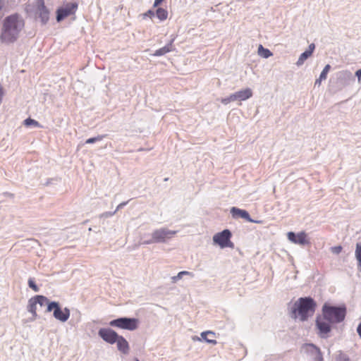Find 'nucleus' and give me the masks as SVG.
<instances>
[{"instance_id":"obj_10","label":"nucleus","mask_w":361,"mask_h":361,"mask_svg":"<svg viewBox=\"0 0 361 361\" xmlns=\"http://www.w3.org/2000/svg\"><path fill=\"white\" fill-rule=\"evenodd\" d=\"M49 10L45 6L44 0H39L35 8L36 17L40 20L42 24L45 25L49 20Z\"/></svg>"},{"instance_id":"obj_40","label":"nucleus","mask_w":361,"mask_h":361,"mask_svg":"<svg viewBox=\"0 0 361 361\" xmlns=\"http://www.w3.org/2000/svg\"><path fill=\"white\" fill-rule=\"evenodd\" d=\"M135 361H140V360H138L137 359H136V360H135Z\"/></svg>"},{"instance_id":"obj_24","label":"nucleus","mask_w":361,"mask_h":361,"mask_svg":"<svg viewBox=\"0 0 361 361\" xmlns=\"http://www.w3.org/2000/svg\"><path fill=\"white\" fill-rule=\"evenodd\" d=\"M311 56V54L307 52V51H305V52H303L299 57L298 61H297V65L298 66H300L302 65L304 61Z\"/></svg>"},{"instance_id":"obj_28","label":"nucleus","mask_w":361,"mask_h":361,"mask_svg":"<svg viewBox=\"0 0 361 361\" xmlns=\"http://www.w3.org/2000/svg\"><path fill=\"white\" fill-rule=\"evenodd\" d=\"M336 360L337 361H350V360L348 357V356H347L346 355H345L343 353H340L337 356Z\"/></svg>"},{"instance_id":"obj_11","label":"nucleus","mask_w":361,"mask_h":361,"mask_svg":"<svg viewBox=\"0 0 361 361\" xmlns=\"http://www.w3.org/2000/svg\"><path fill=\"white\" fill-rule=\"evenodd\" d=\"M331 323L326 319H324V316L317 317L316 324L321 337L326 338L327 336V334L331 331Z\"/></svg>"},{"instance_id":"obj_14","label":"nucleus","mask_w":361,"mask_h":361,"mask_svg":"<svg viewBox=\"0 0 361 361\" xmlns=\"http://www.w3.org/2000/svg\"><path fill=\"white\" fill-rule=\"evenodd\" d=\"M307 349L311 353L310 361H323L322 354L317 347L313 344L307 345Z\"/></svg>"},{"instance_id":"obj_9","label":"nucleus","mask_w":361,"mask_h":361,"mask_svg":"<svg viewBox=\"0 0 361 361\" xmlns=\"http://www.w3.org/2000/svg\"><path fill=\"white\" fill-rule=\"evenodd\" d=\"M176 231H171L167 228H160L152 233V240L150 243H164L166 240L171 238L175 235Z\"/></svg>"},{"instance_id":"obj_2","label":"nucleus","mask_w":361,"mask_h":361,"mask_svg":"<svg viewBox=\"0 0 361 361\" xmlns=\"http://www.w3.org/2000/svg\"><path fill=\"white\" fill-rule=\"evenodd\" d=\"M317 304L310 297L300 298L293 305L291 310L292 317L299 319L300 321H305L309 317L314 314Z\"/></svg>"},{"instance_id":"obj_16","label":"nucleus","mask_w":361,"mask_h":361,"mask_svg":"<svg viewBox=\"0 0 361 361\" xmlns=\"http://www.w3.org/2000/svg\"><path fill=\"white\" fill-rule=\"evenodd\" d=\"M252 95V92L251 90L247 88L233 94V99H235V100L243 101L249 99Z\"/></svg>"},{"instance_id":"obj_12","label":"nucleus","mask_w":361,"mask_h":361,"mask_svg":"<svg viewBox=\"0 0 361 361\" xmlns=\"http://www.w3.org/2000/svg\"><path fill=\"white\" fill-rule=\"evenodd\" d=\"M99 335L103 340L111 344L115 343L119 336L116 331L111 329H101L99 331Z\"/></svg>"},{"instance_id":"obj_38","label":"nucleus","mask_w":361,"mask_h":361,"mask_svg":"<svg viewBox=\"0 0 361 361\" xmlns=\"http://www.w3.org/2000/svg\"><path fill=\"white\" fill-rule=\"evenodd\" d=\"M127 204V202H122L121 204H119L117 207V209H119L120 208H122L124 205H126Z\"/></svg>"},{"instance_id":"obj_8","label":"nucleus","mask_w":361,"mask_h":361,"mask_svg":"<svg viewBox=\"0 0 361 361\" xmlns=\"http://www.w3.org/2000/svg\"><path fill=\"white\" fill-rule=\"evenodd\" d=\"M49 300L43 295H36L31 298L28 301L27 310L32 314L34 317H37V305L42 307L49 304Z\"/></svg>"},{"instance_id":"obj_1","label":"nucleus","mask_w":361,"mask_h":361,"mask_svg":"<svg viewBox=\"0 0 361 361\" xmlns=\"http://www.w3.org/2000/svg\"><path fill=\"white\" fill-rule=\"evenodd\" d=\"M25 20L18 13L6 16L2 23L0 42L2 44H10L16 42L20 33L25 28Z\"/></svg>"},{"instance_id":"obj_6","label":"nucleus","mask_w":361,"mask_h":361,"mask_svg":"<svg viewBox=\"0 0 361 361\" xmlns=\"http://www.w3.org/2000/svg\"><path fill=\"white\" fill-rule=\"evenodd\" d=\"M52 310H54V317L61 322H66L70 317V310L68 308L61 310L58 302H49L47 312H51Z\"/></svg>"},{"instance_id":"obj_3","label":"nucleus","mask_w":361,"mask_h":361,"mask_svg":"<svg viewBox=\"0 0 361 361\" xmlns=\"http://www.w3.org/2000/svg\"><path fill=\"white\" fill-rule=\"evenodd\" d=\"M323 316L329 322L338 323L342 322L345 316V308L336 307L325 304L322 308Z\"/></svg>"},{"instance_id":"obj_33","label":"nucleus","mask_w":361,"mask_h":361,"mask_svg":"<svg viewBox=\"0 0 361 361\" xmlns=\"http://www.w3.org/2000/svg\"><path fill=\"white\" fill-rule=\"evenodd\" d=\"M182 278L181 275H179V273L177 276H173L172 280L173 282H176L178 280Z\"/></svg>"},{"instance_id":"obj_31","label":"nucleus","mask_w":361,"mask_h":361,"mask_svg":"<svg viewBox=\"0 0 361 361\" xmlns=\"http://www.w3.org/2000/svg\"><path fill=\"white\" fill-rule=\"evenodd\" d=\"M154 16V13L153 11L152 10H149L147 11L146 13H145L143 14V17L145 18L147 16L149 17V18H152L153 16Z\"/></svg>"},{"instance_id":"obj_26","label":"nucleus","mask_w":361,"mask_h":361,"mask_svg":"<svg viewBox=\"0 0 361 361\" xmlns=\"http://www.w3.org/2000/svg\"><path fill=\"white\" fill-rule=\"evenodd\" d=\"M104 137H105V135H98L95 137H91V138L87 139L85 141V143L86 144H92L95 142L102 140Z\"/></svg>"},{"instance_id":"obj_30","label":"nucleus","mask_w":361,"mask_h":361,"mask_svg":"<svg viewBox=\"0 0 361 361\" xmlns=\"http://www.w3.org/2000/svg\"><path fill=\"white\" fill-rule=\"evenodd\" d=\"M232 101H235V99H233V94L230 95L229 97H227V98H225V99H223L221 100V102L226 104Z\"/></svg>"},{"instance_id":"obj_22","label":"nucleus","mask_w":361,"mask_h":361,"mask_svg":"<svg viewBox=\"0 0 361 361\" xmlns=\"http://www.w3.org/2000/svg\"><path fill=\"white\" fill-rule=\"evenodd\" d=\"M331 68V66L330 65H326L324 68L323 69L322 72L320 74V76H319V78L317 79L315 82V84L317 85H320L321 84V81L323 80H326V77H327V73L329 71Z\"/></svg>"},{"instance_id":"obj_35","label":"nucleus","mask_w":361,"mask_h":361,"mask_svg":"<svg viewBox=\"0 0 361 361\" xmlns=\"http://www.w3.org/2000/svg\"><path fill=\"white\" fill-rule=\"evenodd\" d=\"M355 75H356V76H357L358 80H360V79H361V68L356 71Z\"/></svg>"},{"instance_id":"obj_17","label":"nucleus","mask_w":361,"mask_h":361,"mask_svg":"<svg viewBox=\"0 0 361 361\" xmlns=\"http://www.w3.org/2000/svg\"><path fill=\"white\" fill-rule=\"evenodd\" d=\"M117 343L118 349L124 354H126L129 351V345L128 341L121 336H119L118 341H116Z\"/></svg>"},{"instance_id":"obj_34","label":"nucleus","mask_w":361,"mask_h":361,"mask_svg":"<svg viewBox=\"0 0 361 361\" xmlns=\"http://www.w3.org/2000/svg\"><path fill=\"white\" fill-rule=\"evenodd\" d=\"M164 0H155L154 2V7H157L159 5H160Z\"/></svg>"},{"instance_id":"obj_27","label":"nucleus","mask_w":361,"mask_h":361,"mask_svg":"<svg viewBox=\"0 0 361 361\" xmlns=\"http://www.w3.org/2000/svg\"><path fill=\"white\" fill-rule=\"evenodd\" d=\"M28 285H29L30 288H32L34 291L37 292L39 290V288L37 287V286L35 284V281L32 279H29Z\"/></svg>"},{"instance_id":"obj_7","label":"nucleus","mask_w":361,"mask_h":361,"mask_svg":"<svg viewBox=\"0 0 361 361\" xmlns=\"http://www.w3.org/2000/svg\"><path fill=\"white\" fill-rule=\"evenodd\" d=\"M78 4L77 3H68L63 7H60L56 11V20L61 22L64 18L74 15L78 9Z\"/></svg>"},{"instance_id":"obj_39","label":"nucleus","mask_w":361,"mask_h":361,"mask_svg":"<svg viewBox=\"0 0 361 361\" xmlns=\"http://www.w3.org/2000/svg\"><path fill=\"white\" fill-rule=\"evenodd\" d=\"M4 1L3 0H0V11L4 8Z\"/></svg>"},{"instance_id":"obj_21","label":"nucleus","mask_w":361,"mask_h":361,"mask_svg":"<svg viewBox=\"0 0 361 361\" xmlns=\"http://www.w3.org/2000/svg\"><path fill=\"white\" fill-rule=\"evenodd\" d=\"M156 16L161 21H164L168 18V11L163 8H158L156 11Z\"/></svg>"},{"instance_id":"obj_4","label":"nucleus","mask_w":361,"mask_h":361,"mask_svg":"<svg viewBox=\"0 0 361 361\" xmlns=\"http://www.w3.org/2000/svg\"><path fill=\"white\" fill-rule=\"evenodd\" d=\"M138 323L139 321L137 319L122 317L111 321L109 324L111 326L120 328L122 329L133 331L138 327Z\"/></svg>"},{"instance_id":"obj_36","label":"nucleus","mask_w":361,"mask_h":361,"mask_svg":"<svg viewBox=\"0 0 361 361\" xmlns=\"http://www.w3.org/2000/svg\"><path fill=\"white\" fill-rule=\"evenodd\" d=\"M357 331L360 337L361 338V323L358 325L357 328Z\"/></svg>"},{"instance_id":"obj_19","label":"nucleus","mask_w":361,"mask_h":361,"mask_svg":"<svg viewBox=\"0 0 361 361\" xmlns=\"http://www.w3.org/2000/svg\"><path fill=\"white\" fill-rule=\"evenodd\" d=\"M202 338L207 343L212 344H216V341L214 339L215 334L212 331H207L201 334Z\"/></svg>"},{"instance_id":"obj_18","label":"nucleus","mask_w":361,"mask_h":361,"mask_svg":"<svg viewBox=\"0 0 361 361\" xmlns=\"http://www.w3.org/2000/svg\"><path fill=\"white\" fill-rule=\"evenodd\" d=\"M173 39H172L166 46L156 50L153 55L155 56H160L173 51Z\"/></svg>"},{"instance_id":"obj_37","label":"nucleus","mask_w":361,"mask_h":361,"mask_svg":"<svg viewBox=\"0 0 361 361\" xmlns=\"http://www.w3.org/2000/svg\"><path fill=\"white\" fill-rule=\"evenodd\" d=\"M188 274H190V273L188 271H183L179 272V275H181L182 276L183 275H188Z\"/></svg>"},{"instance_id":"obj_20","label":"nucleus","mask_w":361,"mask_h":361,"mask_svg":"<svg viewBox=\"0 0 361 361\" xmlns=\"http://www.w3.org/2000/svg\"><path fill=\"white\" fill-rule=\"evenodd\" d=\"M355 255L357 261L358 269L361 271V243H357L356 244Z\"/></svg>"},{"instance_id":"obj_32","label":"nucleus","mask_w":361,"mask_h":361,"mask_svg":"<svg viewBox=\"0 0 361 361\" xmlns=\"http://www.w3.org/2000/svg\"><path fill=\"white\" fill-rule=\"evenodd\" d=\"M315 46L314 44H311L309 46V48L307 50H306L307 52H309L311 55L312 54L314 50Z\"/></svg>"},{"instance_id":"obj_23","label":"nucleus","mask_w":361,"mask_h":361,"mask_svg":"<svg viewBox=\"0 0 361 361\" xmlns=\"http://www.w3.org/2000/svg\"><path fill=\"white\" fill-rule=\"evenodd\" d=\"M258 54L264 58H269L272 55V53L268 49L263 47L262 45H259L258 47Z\"/></svg>"},{"instance_id":"obj_25","label":"nucleus","mask_w":361,"mask_h":361,"mask_svg":"<svg viewBox=\"0 0 361 361\" xmlns=\"http://www.w3.org/2000/svg\"><path fill=\"white\" fill-rule=\"evenodd\" d=\"M24 125L25 126H36V127H40V124L39 123V122H37V121L32 119V118H28L27 119H25L23 122Z\"/></svg>"},{"instance_id":"obj_13","label":"nucleus","mask_w":361,"mask_h":361,"mask_svg":"<svg viewBox=\"0 0 361 361\" xmlns=\"http://www.w3.org/2000/svg\"><path fill=\"white\" fill-rule=\"evenodd\" d=\"M288 238L291 242L300 245L310 243L307 235L305 232H300L298 234H295L293 232H289L288 233Z\"/></svg>"},{"instance_id":"obj_29","label":"nucleus","mask_w":361,"mask_h":361,"mask_svg":"<svg viewBox=\"0 0 361 361\" xmlns=\"http://www.w3.org/2000/svg\"><path fill=\"white\" fill-rule=\"evenodd\" d=\"M343 250V247L341 245L332 247L331 250L333 253L339 254Z\"/></svg>"},{"instance_id":"obj_5","label":"nucleus","mask_w":361,"mask_h":361,"mask_svg":"<svg viewBox=\"0 0 361 361\" xmlns=\"http://www.w3.org/2000/svg\"><path fill=\"white\" fill-rule=\"evenodd\" d=\"M231 232L228 229H225L221 232L216 233L213 236V241L215 244L219 245L221 248H233L234 245L231 241Z\"/></svg>"},{"instance_id":"obj_15","label":"nucleus","mask_w":361,"mask_h":361,"mask_svg":"<svg viewBox=\"0 0 361 361\" xmlns=\"http://www.w3.org/2000/svg\"><path fill=\"white\" fill-rule=\"evenodd\" d=\"M231 213L234 218L240 217L242 219H246L248 221H252V220L250 217V214L245 210L240 209L236 207H232L231 209Z\"/></svg>"}]
</instances>
